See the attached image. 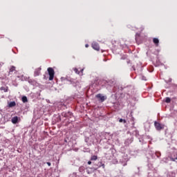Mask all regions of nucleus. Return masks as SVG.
Returning a JSON list of instances; mask_svg holds the SVG:
<instances>
[{"label": "nucleus", "instance_id": "6ab92c4d", "mask_svg": "<svg viewBox=\"0 0 177 177\" xmlns=\"http://www.w3.org/2000/svg\"><path fill=\"white\" fill-rule=\"evenodd\" d=\"M156 154L158 158L160 157V156H161V153H160V152H156Z\"/></svg>", "mask_w": 177, "mask_h": 177}, {"label": "nucleus", "instance_id": "9b49d317", "mask_svg": "<svg viewBox=\"0 0 177 177\" xmlns=\"http://www.w3.org/2000/svg\"><path fill=\"white\" fill-rule=\"evenodd\" d=\"M96 160H97V156H91V161H96Z\"/></svg>", "mask_w": 177, "mask_h": 177}, {"label": "nucleus", "instance_id": "c85d7f7f", "mask_svg": "<svg viewBox=\"0 0 177 177\" xmlns=\"http://www.w3.org/2000/svg\"><path fill=\"white\" fill-rule=\"evenodd\" d=\"M142 30H145V27H142Z\"/></svg>", "mask_w": 177, "mask_h": 177}, {"label": "nucleus", "instance_id": "39448f33", "mask_svg": "<svg viewBox=\"0 0 177 177\" xmlns=\"http://www.w3.org/2000/svg\"><path fill=\"white\" fill-rule=\"evenodd\" d=\"M92 48L93 49H95V50H100V47L99 46V44H97V42H93L92 43Z\"/></svg>", "mask_w": 177, "mask_h": 177}, {"label": "nucleus", "instance_id": "cd10ccee", "mask_svg": "<svg viewBox=\"0 0 177 177\" xmlns=\"http://www.w3.org/2000/svg\"><path fill=\"white\" fill-rule=\"evenodd\" d=\"M91 138H92V136H90V137L88 138V139H91Z\"/></svg>", "mask_w": 177, "mask_h": 177}, {"label": "nucleus", "instance_id": "0eeeda50", "mask_svg": "<svg viewBox=\"0 0 177 177\" xmlns=\"http://www.w3.org/2000/svg\"><path fill=\"white\" fill-rule=\"evenodd\" d=\"M12 124H17V121H19V118L17 116H15L11 120Z\"/></svg>", "mask_w": 177, "mask_h": 177}, {"label": "nucleus", "instance_id": "9d476101", "mask_svg": "<svg viewBox=\"0 0 177 177\" xmlns=\"http://www.w3.org/2000/svg\"><path fill=\"white\" fill-rule=\"evenodd\" d=\"M21 100H22L23 103H27V102H28V100L27 99V97L26 96H23L21 98Z\"/></svg>", "mask_w": 177, "mask_h": 177}, {"label": "nucleus", "instance_id": "b1692460", "mask_svg": "<svg viewBox=\"0 0 177 177\" xmlns=\"http://www.w3.org/2000/svg\"><path fill=\"white\" fill-rule=\"evenodd\" d=\"M85 47H86V48H89V45H88V44H86V45H85Z\"/></svg>", "mask_w": 177, "mask_h": 177}, {"label": "nucleus", "instance_id": "aec40b11", "mask_svg": "<svg viewBox=\"0 0 177 177\" xmlns=\"http://www.w3.org/2000/svg\"><path fill=\"white\" fill-rule=\"evenodd\" d=\"M126 122V121L125 120H122V119H120L119 120V122Z\"/></svg>", "mask_w": 177, "mask_h": 177}, {"label": "nucleus", "instance_id": "a878e982", "mask_svg": "<svg viewBox=\"0 0 177 177\" xmlns=\"http://www.w3.org/2000/svg\"><path fill=\"white\" fill-rule=\"evenodd\" d=\"M0 66H3V63L1 62Z\"/></svg>", "mask_w": 177, "mask_h": 177}, {"label": "nucleus", "instance_id": "7ed1b4c3", "mask_svg": "<svg viewBox=\"0 0 177 177\" xmlns=\"http://www.w3.org/2000/svg\"><path fill=\"white\" fill-rule=\"evenodd\" d=\"M154 125L157 131H161V129H164V124H161L159 122H155Z\"/></svg>", "mask_w": 177, "mask_h": 177}, {"label": "nucleus", "instance_id": "393cba45", "mask_svg": "<svg viewBox=\"0 0 177 177\" xmlns=\"http://www.w3.org/2000/svg\"><path fill=\"white\" fill-rule=\"evenodd\" d=\"M80 73L82 74V73H84V69H82V70L80 71Z\"/></svg>", "mask_w": 177, "mask_h": 177}, {"label": "nucleus", "instance_id": "5701e85b", "mask_svg": "<svg viewBox=\"0 0 177 177\" xmlns=\"http://www.w3.org/2000/svg\"><path fill=\"white\" fill-rule=\"evenodd\" d=\"M88 165H91V164H92V162L91 161H88Z\"/></svg>", "mask_w": 177, "mask_h": 177}, {"label": "nucleus", "instance_id": "4be33fe9", "mask_svg": "<svg viewBox=\"0 0 177 177\" xmlns=\"http://www.w3.org/2000/svg\"><path fill=\"white\" fill-rule=\"evenodd\" d=\"M47 165H48V167H50L51 164L50 162H47Z\"/></svg>", "mask_w": 177, "mask_h": 177}, {"label": "nucleus", "instance_id": "f3484780", "mask_svg": "<svg viewBox=\"0 0 177 177\" xmlns=\"http://www.w3.org/2000/svg\"><path fill=\"white\" fill-rule=\"evenodd\" d=\"M167 177H175V174L174 173H170L167 175Z\"/></svg>", "mask_w": 177, "mask_h": 177}, {"label": "nucleus", "instance_id": "ddd939ff", "mask_svg": "<svg viewBox=\"0 0 177 177\" xmlns=\"http://www.w3.org/2000/svg\"><path fill=\"white\" fill-rule=\"evenodd\" d=\"M1 91H3L4 92H8V87H1Z\"/></svg>", "mask_w": 177, "mask_h": 177}, {"label": "nucleus", "instance_id": "f257e3e1", "mask_svg": "<svg viewBox=\"0 0 177 177\" xmlns=\"http://www.w3.org/2000/svg\"><path fill=\"white\" fill-rule=\"evenodd\" d=\"M61 80L62 82H65L67 84V82H70L73 86H77V80H75L74 79H71L70 77H62Z\"/></svg>", "mask_w": 177, "mask_h": 177}, {"label": "nucleus", "instance_id": "412c9836", "mask_svg": "<svg viewBox=\"0 0 177 177\" xmlns=\"http://www.w3.org/2000/svg\"><path fill=\"white\" fill-rule=\"evenodd\" d=\"M142 81H146V77L142 76Z\"/></svg>", "mask_w": 177, "mask_h": 177}, {"label": "nucleus", "instance_id": "4468645a", "mask_svg": "<svg viewBox=\"0 0 177 177\" xmlns=\"http://www.w3.org/2000/svg\"><path fill=\"white\" fill-rule=\"evenodd\" d=\"M165 102L166 103H171V98H169V97H166Z\"/></svg>", "mask_w": 177, "mask_h": 177}, {"label": "nucleus", "instance_id": "bb28decb", "mask_svg": "<svg viewBox=\"0 0 177 177\" xmlns=\"http://www.w3.org/2000/svg\"><path fill=\"white\" fill-rule=\"evenodd\" d=\"M171 161H175V159H174V158H171Z\"/></svg>", "mask_w": 177, "mask_h": 177}, {"label": "nucleus", "instance_id": "dca6fc26", "mask_svg": "<svg viewBox=\"0 0 177 177\" xmlns=\"http://www.w3.org/2000/svg\"><path fill=\"white\" fill-rule=\"evenodd\" d=\"M73 71H75L76 74H80V71H78L77 68H73Z\"/></svg>", "mask_w": 177, "mask_h": 177}, {"label": "nucleus", "instance_id": "6e6552de", "mask_svg": "<svg viewBox=\"0 0 177 177\" xmlns=\"http://www.w3.org/2000/svg\"><path fill=\"white\" fill-rule=\"evenodd\" d=\"M153 44H155V45L156 46H158V44L160 43V40H158V39H157V38H153Z\"/></svg>", "mask_w": 177, "mask_h": 177}, {"label": "nucleus", "instance_id": "20e7f679", "mask_svg": "<svg viewBox=\"0 0 177 177\" xmlns=\"http://www.w3.org/2000/svg\"><path fill=\"white\" fill-rule=\"evenodd\" d=\"M97 100H100V102H104L106 99H107L106 96L103 95L102 94H97L96 95Z\"/></svg>", "mask_w": 177, "mask_h": 177}, {"label": "nucleus", "instance_id": "c756f323", "mask_svg": "<svg viewBox=\"0 0 177 177\" xmlns=\"http://www.w3.org/2000/svg\"><path fill=\"white\" fill-rule=\"evenodd\" d=\"M122 59H125V57L124 58V57H122Z\"/></svg>", "mask_w": 177, "mask_h": 177}, {"label": "nucleus", "instance_id": "1a4fd4ad", "mask_svg": "<svg viewBox=\"0 0 177 177\" xmlns=\"http://www.w3.org/2000/svg\"><path fill=\"white\" fill-rule=\"evenodd\" d=\"M9 107H15V106H16V102H10L8 104Z\"/></svg>", "mask_w": 177, "mask_h": 177}, {"label": "nucleus", "instance_id": "2eb2a0df", "mask_svg": "<svg viewBox=\"0 0 177 177\" xmlns=\"http://www.w3.org/2000/svg\"><path fill=\"white\" fill-rule=\"evenodd\" d=\"M139 37H140V34L136 33V41H138L139 39Z\"/></svg>", "mask_w": 177, "mask_h": 177}, {"label": "nucleus", "instance_id": "a211bd4d", "mask_svg": "<svg viewBox=\"0 0 177 177\" xmlns=\"http://www.w3.org/2000/svg\"><path fill=\"white\" fill-rule=\"evenodd\" d=\"M99 167H102L103 169H104L105 165L104 164L100 163Z\"/></svg>", "mask_w": 177, "mask_h": 177}, {"label": "nucleus", "instance_id": "f03ea898", "mask_svg": "<svg viewBox=\"0 0 177 177\" xmlns=\"http://www.w3.org/2000/svg\"><path fill=\"white\" fill-rule=\"evenodd\" d=\"M47 71L49 75V81L53 80V78L55 77V71L52 68H48Z\"/></svg>", "mask_w": 177, "mask_h": 177}, {"label": "nucleus", "instance_id": "423d86ee", "mask_svg": "<svg viewBox=\"0 0 177 177\" xmlns=\"http://www.w3.org/2000/svg\"><path fill=\"white\" fill-rule=\"evenodd\" d=\"M39 74H41V68H37L35 70L34 76L38 77V75H39Z\"/></svg>", "mask_w": 177, "mask_h": 177}, {"label": "nucleus", "instance_id": "f8f14e48", "mask_svg": "<svg viewBox=\"0 0 177 177\" xmlns=\"http://www.w3.org/2000/svg\"><path fill=\"white\" fill-rule=\"evenodd\" d=\"M15 70H16V67L12 66V67L10 68L9 74H10V73H13V71H15Z\"/></svg>", "mask_w": 177, "mask_h": 177}]
</instances>
